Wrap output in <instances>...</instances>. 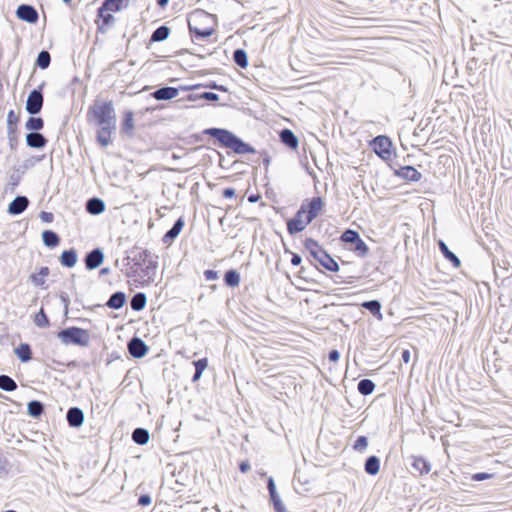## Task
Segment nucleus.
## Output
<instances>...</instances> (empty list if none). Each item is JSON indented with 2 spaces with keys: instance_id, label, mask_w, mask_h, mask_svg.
Instances as JSON below:
<instances>
[{
  "instance_id": "f257e3e1",
  "label": "nucleus",
  "mask_w": 512,
  "mask_h": 512,
  "mask_svg": "<svg viewBox=\"0 0 512 512\" xmlns=\"http://www.w3.org/2000/svg\"><path fill=\"white\" fill-rule=\"evenodd\" d=\"M204 136H209V141L213 145L230 150L228 154L233 153L236 155H246L255 154L257 152L250 143L245 142L234 132L226 128L209 127L203 129L200 133L191 135L195 142H202L204 140Z\"/></svg>"
},
{
  "instance_id": "f03ea898",
  "label": "nucleus",
  "mask_w": 512,
  "mask_h": 512,
  "mask_svg": "<svg viewBox=\"0 0 512 512\" xmlns=\"http://www.w3.org/2000/svg\"><path fill=\"white\" fill-rule=\"evenodd\" d=\"M158 256L147 249L130 250V285L145 287L154 282Z\"/></svg>"
},
{
  "instance_id": "7ed1b4c3",
  "label": "nucleus",
  "mask_w": 512,
  "mask_h": 512,
  "mask_svg": "<svg viewBox=\"0 0 512 512\" xmlns=\"http://www.w3.org/2000/svg\"><path fill=\"white\" fill-rule=\"evenodd\" d=\"M87 121L98 127L97 140L102 146H107L116 130V115L112 102L96 100L88 109Z\"/></svg>"
},
{
  "instance_id": "20e7f679",
  "label": "nucleus",
  "mask_w": 512,
  "mask_h": 512,
  "mask_svg": "<svg viewBox=\"0 0 512 512\" xmlns=\"http://www.w3.org/2000/svg\"><path fill=\"white\" fill-rule=\"evenodd\" d=\"M303 246L307 252L306 259L310 265L315 267L318 271L319 266L324 270L337 273L340 270V266L335 258L314 238L307 237L303 241Z\"/></svg>"
},
{
  "instance_id": "39448f33",
  "label": "nucleus",
  "mask_w": 512,
  "mask_h": 512,
  "mask_svg": "<svg viewBox=\"0 0 512 512\" xmlns=\"http://www.w3.org/2000/svg\"><path fill=\"white\" fill-rule=\"evenodd\" d=\"M372 151L388 165L392 162V156H396L392 139L385 134L377 135L369 142Z\"/></svg>"
},
{
  "instance_id": "423d86ee",
  "label": "nucleus",
  "mask_w": 512,
  "mask_h": 512,
  "mask_svg": "<svg viewBox=\"0 0 512 512\" xmlns=\"http://www.w3.org/2000/svg\"><path fill=\"white\" fill-rule=\"evenodd\" d=\"M339 241L342 244H350L349 251L353 252L356 256L364 258L369 253V247L365 241L361 238L358 231L347 228L339 237Z\"/></svg>"
},
{
  "instance_id": "0eeeda50",
  "label": "nucleus",
  "mask_w": 512,
  "mask_h": 512,
  "mask_svg": "<svg viewBox=\"0 0 512 512\" xmlns=\"http://www.w3.org/2000/svg\"><path fill=\"white\" fill-rule=\"evenodd\" d=\"M58 338L65 345L76 344L80 346H85L88 343L87 331L78 327H70L61 330L58 333Z\"/></svg>"
},
{
  "instance_id": "6e6552de",
  "label": "nucleus",
  "mask_w": 512,
  "mask_h": 512,
  "mask_svg": "<svg viewBox=\"0 0 512 512\" xmlns=\"http://www.w3.org/2000/svg\"><path fill=\"white\" fill-rule=\"evenodd\" d=\"M389 167L393 170V175L407 182H418L422 178V173L412 165H400L390 163Z\"/></svg>"
},
{
  "instance_id": "1a4fd4ad",
  "label": "nucleus",
  "mask_w": 512,
  "mask_h": 512,
  "mask_svg": "<svg viewBox=\"0 0 512 512\" xmlns=\"http://www.w3.org/2000/svg\"><path fill=\"white\" fill-rule=\"evenodd\" d=\"M124 0H105L98 9V16L102 19L103 25L109 26L115 20L112 13L118 12L123 7Z\"/></svg>"
},
{
  "instance_id": "9d476101",
  "label": "nucleus",
  "mask_w": 512,
  "mask_h": 512,
  "mask_svg": "<svg viewBox=\"0 0 512 512\" xmlns=\"http://www.w3.org/2000/svg\"><path fill=\"white\" fill-rule=\"evenodd\" d=\"M324 205L325 203L322 197L315 196L312 198L304 199L300 205V208L304 207L305 218L308 219V222H312L318 217Z\"/></svg>"
},
{
  "instance_id": "9b49d317",
  "label": "nucleus",
  "mask_w": 512,
  "mask_h": 512,
  "mask_svg": "<svg viewBox=\"0 0 512 512\" xmlns=\"http://www.w3.org/2000/svg\"><path fill=\"white\" fill-rule=\"evenodd\" d=\"M310 223L311 222H308V219L305 218L304 207H299L294 216L286 222L287 232L289 235L294 236L304 231Z\"/></svg>"
},
{
  "instance_id": "f8f14e48",
  "label": "nucleus",
  "mask_w": 512,
  "mask_h": 512,
  "mask_svg": "<svg viewBox=\"0 0 512 512\" xmlns=\"http://www.w3.org/2000/svg\"><path fill=\"white\" fill-rule=\"evenodd\" d=\"M43 106V94L39 89L32 90L26 100V111L31 115L38 114Z\"/></svg>"
},
{
  "instance_id": "ddd939ff",
  "label": "nucleus",
  "mask_w": 512,
  "mask_h": 512,
  "mask_svg": "<svg viewBox=\"0 0 512 512\" xmlns=\"http://www.w3.org/2000/svg\"><path fill=\"white\" fill-rule=\"evenodd\" d=\"M150 350V347L139 336L134 335L130 338V357L135 359L144 358Z\"/></svg>"
},
{
  "instance_id": "4468645a",
  "label": "nucleus",
  "mask_w": 512,
  "mask_h": 512,
  "mask_svg": "<svg viewBox=\"0 0 512 512\" xmlns=\"http://www.w3.org/2000/svg\"><path fill=\"white\" fill-rule=\"evenodd\" d=\"M185 226V219L183 216H180L175 220L172 227L165 232V234L162 236V243L165 245H171L176 238L180 235L181 231L183 230Z\"/></svg>"
},
{
  "instance_id": "2eb2a0df",
  "label": "nucleus",
  "mask_w": 512,
  "mask_h": 512,
  "mask_svg": "<svg viewBox=\"0 0 512 512\" xmlns=\"http://www.w3.org/2000/svg\"><path fill=\"white\" fill-rule=\"evenodd\" d=\"M280 142L292 151H296L299 147V138L289 128H283L279 132Z\"/></svg>"
},
{
  "instance_id": "dca6fc26",
  "label": "nucleus",
  "mask_w": 512,
  "mask_h": 512,
  "mask_svg": "<svg viewBox=\"0 0 512 512\" xmlns=\"http://www.w3.org/2000/svg\"><path fill=\"white\" fill-rule=\"evenodd\" d=\"M179 95V89L172 86H162L153 91L150 96L157 101H168Z\"/></svg>"
},
{
  "instance_id": "f3484780",
  "label": "nucleus",
  "mask_w": 512,
  "mask_h": 512,
  "mask_svg": "<svg viewBox=\"0 0 512 512\" xmlns=\"http://www.w3.org/2000/svg\"><path fill=\"white\" fill-rule=\"evenodd\" d=\"M104 261V253L100 248H95L88 252L84 258L85 266L88 270L98 268Z\"/></svg>"
},
{
  "instance_id": "a211bd4d",
  "label": "nucleus",
  "mask_w": 512,
  "mask_h": 512,
  "mask_svg": "<svg viewBox=\"0 0 512 512\" xmlns=\"http://www.w3.org/2000/svg\"><path fill=\"white\" fill-rule=\"evenodd\" d=\"M16 15L19 19L31 24L36 23L38 20L37 10L28 4L19 5L16 11Z\"/></svg>"
},
{
  "instance_id": "6ab92c4d",
  "label": "nucleus",
  "mask_w": 512,
  "mask_h": 512,
  "mask_svg": "<svg viewBox=\"0 0 512 512\" xmlns=\"http://www.w3.org/2000/svg\"><path fill=\"white\" fill-rule=\"evenodd\" d=\"M437 245L443 257L449 261L454 268H459L461 266L459 257L449 249L444 240H438Z\"/></svg>"
},
{
  "instance_id": "aec40b11",
  "label": "nucleus",
  "mask_w": 512,
  "mask_h": 512,
  "mask_svg": "<svg viewBox=\"0 0 512 512\" xmlns=\"http://www.w3.org/2000/svg\"><path fill=\"white\" fill-rule=\"evenodd\" d=\"M188 29H189V34H190L191 40L193 42H195L197 40L209 38L210 36H212L215 33V29L213 27H207L204 29H200L196 26H193L190 22H188Z\"/></svg>"
},
{
  "instance_id": "412c9836",
  "label": "nucleus",
  "mask_w": 512,
  "mask_h": 512,
  "mask_svg": "<svg viewBox=\"0 0 512 512\" xmlns=\"http://www.w3.org/2000/svg\"><path fill=\"white\" fill-rule=\"evenodd\" d=\"M29 200L26 196H16L8 206V212L12 215H19L26 210Z\"/></svg>"
},
{
  "instance_id": "4be33fe9",
  "label": "nucleus",
  "mask_w": 512,
  "mask_h": 512,
  "mask_svg": "<svg viewBox=\"0 0 512 512\" xmlns=\"http://www.w3.org/2000/svg\"><path fill=\"white\" fill-rule=\"evenodd\" d=\"M66 418L71 427H80L84 422V413L78 407H71L67 411Z\"/></svg>"
},
{
  "instance_id": "5701e85b",
  "label": "nucleus",
  "mask_w": 512,
  "mask_h": 512,
  "mask_svg": "<svg viewBox=\"0 0 512 512\" xmlns=\"http://www.w3.org/2000/svg\"><path fill=\"white\" fill-rule=\"evenodd\" d=\"M493 266L496 280L504 277V275L512 274V266L507 259H497L493 262Z\"/></svg>"
},
{
  "instance_id": "b1692460",
  "label": "nucleus",
  "mask_w": 512,
  "mask_h": 512,
  "mask_svg": "<svg viewBox=\"0 0 512 512\" xmlns=\"http://www.w3.org/2000/svg\"><path fill=\"white\" fill-rule=\"evenodd\" d=\"M131 439L135 444L139 446H144L148 444L150 440V432L146 428L137 427L132 431Z\"/></svg>"
},
{
  "instance_id": "393cba45",
  "label": "nucleus",
  "mask_w": 512,
  "mask_h": 512,
  "mask_svg": "<svg viewBox=\"0 0 512 512\" xmlns=\"http://www.w3.org/2000/svg\"><path fill=\"white\" fill-rule=\"evenodd\" d=\"M381 467V460L376 455H370L364 463V471L370 476H376Z\"/></svg>"
},
{
  "instance_id": "a878e982",
  "label": "nucleus",
  "mask_w": 512,
  "mask_h": 512,
  "mask_svg": "<svg viewBox=\"0 0 512 512\" xmlns=\"http://www.w3.org/2000/svg\"><path fill=\"white\" fill-rule=\"evenodd\" d=\"M411 466L420 475L428 474L431 470V463L424 456H411Z\"/></svg>"
},
{
  "instance_id": "bb28decb",
  "label": "nucleus",
  "mask_w": 512,
  "mask_h": 512,
  "mask_svg": "<svg viewBox=\"0 0 512 512\" xmlns=\"http://www.w3.org/2000/svg\"><path fill=\"white\" fill-rule=\"evenodd\" d=\"M26 144L31 148L41 149L46 146L47 139L39 132H30L26 135Z\"/></svg>"
},
{
  "instance_id": "cd10ccee",
  "label": "nucleus",
  "mask_w": 512,
  "mask_h": 512,
  "mask_svg": "<svg viewBox=\"0 0 512 512\" xmlns=\"http://www.w3.org/2000/svg\"><path fill=\"white\" fill-rule=\"evenodd\" d=\"M361 307L369 311L376 319L382 320L383 314L381 312V302L377 299L367 300L361 303Z\"/></svg>"
},
{
  "instance_id": "c85d7f7f",
  "label": "nucleus",
  "mask_w": 512,
  "mask_h": 512,
  "mask_svg": "<svg viewBox=\"0 0 512 512\" xmlns=\"http://www.w3.org/2000/svg\"><path fill=\"white\" fill-rule=\"evenodd\" d=\"M224 284L229 288L238 287L241 282V274L237 269L231 268L224 273Z\"/></svg>"
},
{
  "instance_id": "c756f323",
  "label": "nucleus",
  "mask_w": 512,
  "mask_h": 512,
  "mask_svg": "<svg viewBox=\"0 0 512 512\" xmlns=\"http://www.w3.org/2000/svg\"><path fill=\"white\" fill-rule=\"evenodd\" d=\"M147 305V295L144 292H136L130 298V308L133 311L140 312Z\"/></svg>"
},
{
  "instance_id": "7c9ffc66",
  "label": "nucleus",
  "mask_w": 512,
  "mask_h": 512,
  "mask_svg": "<svg viewBox=\"0 0 512 512\" xmlns=\"http://www.w3.org/2000/svg\"><path fill=\"white\" fill-rule=\"evenodd\" d=\"M232 60L238 67L242 69H246L249 65L248 54L243 48H237L233 51Z\"/></svg>"
},
{
  "instance_id": "2f4dec72",
  "label": "nucleus",
  "mask_w": 512,
  "mask_h": 512,
  "mask_svg": "<svg viewBox=\"0 0 512 512\" xmlns=\"http://www.w3.org/2000/svg\"><path fill=\"white\" fill-rule=\"evenodd\" d=\"M78 255L76 250L69 249L62 252L60 256V263L64 267L72 268L76 265Z\"/></svg>"
},
{
  "instance_id": "473e14b6",
  "label": "nucleus",
  "mask_w": 512,
  "mask_h": 512,
  "mask_svg": "<svg viewBox=\"0 0 512 512\" xmlns=\"http://www.w3.org/2000/svg\"><path fill=\"white\" fill-rule=\"evenodd\" d=\"M201 99H204V100L210 101V102H217V101H219L220 98L217 93L212 92V91H205L202 93H191L186 97V100L191 101V102L198 101Z\"/></svg>"
},
{
  "instance_id": "72a5a7b5",
  "label": "nucleus",
  "mask_w": 512,
  "mask_h": 512,
  "mask_svg": "<svg viewBox=\"0 0 512 512\" xmlns=\"http://www.w3.org/2000/svg\"><path fill=\"white\" fill-rule=\"evenodd\" d=\"M86 210L92 215H99L105 210V203L99 198H91L86 203Z\"/></svg>"
},
{
  "instance_id": "f704fd0d",
  "label": "nucleus",
  "mask_w": 512,
  "mask_h": 512,
  "mask_svg": "<svg viewBox=\"0 0 512 512\" xmlns=\"http://www.w3.org/2000/svg\"><path fill=\"white\" fill-rule=\"evenodd\" d=\"M169 35L170 28L167 25L163 24L153 31L150 37V42L154 43L165 41L169 37Z\"/></svg>"
},
{
  "instance_id": "c9c22d12",
  "label": "nucleus",
  "mask_w": 512,
  "mask_h": 512,
  "mask_svg": "<svg viewBox=\"0 0 512 512\" xmlns=\"http://www.w3.org/2000/svg\"><path fill=\"white\" fill-rule=\"evenodd\" d=\"M376 388L375 383L368 378L361 379L357 384V390L362 396L371 395Z\"/></svg>"
},
{
  "instance_id": "e433bc0d",
  "label": "nucleus",
  "mask_w": 512,
  "mask_h": 512,
  "mask_svg": "<svg viewBox=\"0 0 512 512\" xmlns=\"http://www.w3.org/2000/svg\"><path fill=\"white\" fill-rule=\"evenodd\" d=\"M126 300V295L123 292L113 293L107 301V306L114 309L121 308Z\"/></svg>"
},
{
  "instance_id": "4c0bfd02",
  "label": "nucleus",
  "mask_w": 512,
  "mask_h": 512,
  "mask_svg": "<svg viewBox=\"0 0 512 512\" xmlns=\"http://www.w3.org/2000/svg\"><path fill=\"white\" fill-rule=\"evenodd\" d=\"M42 240L45 246L54 248L59 244V236L52 230H45L42 233Z\"/></svg>"
},
{
  "instance_id": "58836bf2",
  "label": "nucleus",
  "mask_w": 512,
  "mask_h": 512,
  "mask_svg": "<svg viewBox=\"0 0 512 512\" xmlns=\"http://www.w3.org/2000/svg\"><path fill=\"white\" fill-rule=\"evenodd\" d=\"M15 354L22 362H28L32 358V351L28 344L22 343L15 349Z\"/></svg>"
},
{
  "instance_id": "ea45409f",
  "label": "nucleus",
  "mask_w": 512,
  "mask_h": 512,
  "mask_svg": "<svg viewBox=\"0 0 512 512\" xmlns=\"http://www.w3.org/2000/svg\"><path fill=\"white\" fill-rule=\"evenodd\" d=\"M27 412L31 417L38 418L44 412V405L37 400L30 401L27 406Z\"/></svg>"
},
{
  "instance_id": "a19ab883",
  "label": "nucleus",
  "mask_w": 512,
  "mask_h": 512,
  "mask_svg": "<svg viewBox=\"0 0 512 512\" xmlns=\"http://www.w3.org/2000/svg\"><path fill=\"white\" fill-rule=\"evenodd\" d=\"M269 504L273 507L275 512H287L286 506L278 492L269 495Z\"/></svg>"
},
{
  "instance_id": "79ce46f5",
  "label": "nucleus",
  "mask_w": 512,
  "mask_h": 512,
  "mask_svg": "<svg viewBox=\"0 0 512 512\" xmlns=\"http://www.w3.org/2000/svg\"><path fill=\"white\" fill-rule=\"evenodd\" d=\"M49 275L48 267H41L39 272L30 276L31 281L36 286H43L45 284V278Z\"/></svg>"
},
{
  "instance_id": "37998d69",
  "label": "nucleus",
  "mask_w": 512,
  "mask_h": 512,
  "mask_svg": "<svg viewBox=\"0 0 512 512\" xmlns=\"http://www.w3.org/2000/svg\"><path fill=\"white\" fill-rule=\"evenodd\" d=\"M17 384L16 382L8 375H0V389L12 392L16 390Z\"/></svg>"
},
{
  "instance_id": "c03bdc74",
  "label": "nucleus",
  "mask_w": 512,
  "mask_h": 512,
  "mask_svg": "<svg viewBox=\"0 0 512 512\" xmlns=\"http://www.w3.org/2000/svg\"><path fill=\"white\" fill-rule=\"evenodd\" d=\"M43 126L44 121L41 117H30L25 124L26 129L31 132H38Z\"/></svg>"
},
{
  "instance_id": "a18cd8bd",
  "label": "nucleus",
  "mask_w": 512,
  "mask_h": 512,
  "mask_svg": "<svg viewBox=\"0 0 512 512\" xmlns=\"http://www.w3.org/2000/svg\"><path fill=\"white\" fill-rule=\"evenodd\" d=\"M50 62L51 56L48 51L42 50L41 52H39L36 59V66H38L40 69H46L49 67Z\"/></svg>"
},
{
  "instance_id": "49530a36",
  "label": "nucleus",
  "mask_w": 512,
  "mask_h": 512,
  "mask_svg": "<svg viewBox=\"0 0 512 512\" xmlns=\"http://www.w3.org/2000/svg\"><path fill=\"white\" fill-rule=\"evenodd\" d=\"M368 444H369L368 437L365 435H360L355 439V441L352 445V448L355 451L363 452L368 447Z\"/></svg>"
},
{
  "instance_id": "de8ad7c7",
  "label": "nucleus",
  "mask_w": 512,
  "mask_h": 512,
  "mask_svg": "<svg viewBox=\"0 0 512 512\" xmlns=\"http://www.w3.org/2000/svg\"><path fill=\"white\" fill-rule=\"evenodd\" d=\"M512 149H502L501 165L504 169H512Z\"/></svg>"
},
{
  "instance_id": "09e8293b",
  "label": "nucleus",
  "mask_w": 512,
  "mask_h": 512,
  "mask_svg": "<svg viewBox=\"0 0 512 512\" xmlns=\"http://www.w3.org/2000/svg\"><path fill=\"white\" fill-rule=\"evenodd\" d=\"M35 324L38 327L44 328L49 325V319L47 315L45 314L43 308L40 309L39 313L35 316Z\"/></svg>"
},
{
  "instance_id": "8fccbe9b",
  "label": "nucleus",
  "mask_w": 512,
  "mask_h": 512,
  "mask_svg": "<svg viewBox=\"0 0 512 512\" xmlns=\"http://www.w3.org/2000/svg\"><path fill=\"white\" fill-rule=\"evenodd\" d=\"M203 88H207V89H211V90H216V91H220V92H228L229 91L227 86L222 85V84H218L214 80H211V81H209L207 83H203Z\"/></svg>"
},
{
  "instance_id": "3c124183",
  "label": "nucleus",
  "mask_w": 512,
  "mask_h": 512,
  "mask_svg": "<svg viewBox=\"0 0 512 512\" xmlns=\"http://www.w3.org/2000/svg\"><path fill=\"white\" fill-rule=\"evenodd\" d=\"M192 364L195 367V371L203 373L205 369L208 367V358L203 357L198 360H194Z\"/></svg>"
},
{
  "instance_id": "603ef678",
  "label": "nucleus",
  "mask_w": 512,
  "mask_h": 512,
  "mask_svg": "<svg viewBox=\"0 0 512 512\" xmlns=\"http://www.w3.org/2000/svg\"><path fill=\"white\" fill-rule=\"evenodd\" d=\"M494 476L492 473L487 472H477L471 475V480L475 482H481L484 480L491 479Z\"/></svg>"
},
{
  "instance_id": "864d4df0",
  "label": "nucleus",
  "mask_w": 512,
  "mask_h": 512,
  "mask_svg": "<svg viewBox=\"0 0 512 512\" xmlns=\"http://www.w3.org/2000/svg\"><path fill=\"white\" fill-rule=\"evenodd\" d=\"M285 253H289L291 255V265L300 266L302 263V256L298 253L292 252L288 248H285Z\"/></svg>"
},
{
  "instance_id": "5fc2aeb1",
  "label": "nucleus",
  "mask_w": 512,
  "mask_h": 512,
  "mask_svg": "<svg viewBox=\"0 0 512 512\" xmlns=\"http://www.w3.org/2000/svg\"><path fill=\"white\" fill-rule=\"evenodd\" d=\"M298 277L306 282H312L313 279L310 277L309 269L306 266H301L298 271Z\"/></svg>"
},
{
  "instance_id": "6e6d98bb",
  "label": "nucleus",
  "mask_w": 512,
  "mask_h": 512,
  "mask_svg": "<svg viewBox=\"0 0 512 512\" xmlns=\"http://www.w3.org/2000/svg\"><path fill=\"white\" fill-rule=\"evenodd\" d=\"M203 276H204L205 280H207V281H214L219 278V273H218V271L213 270V269H206L203 272Z\"/></svg>"
},
{
  "instance_id": "4d7b16f0",
  "label": "nucleus",
  "mask_w": 512,
  "mask_h": 512,
  "mask_svg": "<svg viewBox=\"0 0 512 512\" xmlns=\"http://www.w3.org/2000/svg\"><path fill=\"white\" fill-rule=\"evenodd\" d=\"M151 502L152 498L150 494H141L138 498V505L142 507L149 506Z\"/></svg>"
},
{
  "instance_id": "13d9d810",
  "label": "nucleus",
  "mask_w": 512,
  "mask_h": 512,
  "mask_svg": "<svg viewBox=\"0 0 512 512\" xmlns=\"http://www.w3.org/2000/svg\"><path fill=\"white\" fill-rule=\"evenodd\" d=\"M267 490H268V494L271 495V494H274V493H277V486H276V482L274 480V478L272 476H269L267 478Z\"/></svg>"
},
{
  "instance_id": "bf43d9fd",
  "label": "nucleus",
  "mask_w": 512,
  "mask_h": 512,
  "mask_svg": "<svg viewBox=\"0 0 512 512\" xmlns=\"http://www.w3.org/2000/svg\"><path fill=\"white\" fill-rule=\"evenodd\" d=\"M499 280H501L499 287L512 288V273L510 275H504V277Z\"/></svg>"
},
{
  "instance_id": "052dcab7",
  "label": "nucleus",
  "mask_w": 512,
  "mask_h": 512,
  "mask_svg": "<svg viewBox=\"0 0 512 512\" xmlns=\"http://www.w3.org/2000/svg\"><path fill=\"white\" fill-rule=\"evenodd\" d=\"M179 89V92L180 91H193V90H196V89H200V88H203V83H198V84H193V85H180L177 87Z\"/></svg>"
},
{
  "instance_id": "680f3d73",
  "label": "nucleus",
  "mask_w": 512,
  "mask_h": 512,
  "mask_svg": "<svg viewBox=\"0 0 512 512\" xmlns=\"http://www.w3.org/2000/svg\"><path fill=\"white\" fill-rule=\"evenodd\" d=\"M222 196L225 199H232L236 196V190L233 187H226L222 190Z\"/></svg>"
},
{
  "instance_id": "e2e57ef3",
  "label": "nucleus",
  "mask_w": 512,
  "mask_h": 512,
  "mask_svg": "<svg viewBox=\"0 0 512 512\" xmlns=\"http://www.w3.org/2000/svg\"><path fill=\"white\" fill-rule=\"evenodd\" d=\"M340 359V352L337 349H331L328 352V360L330 362L336 363Z\"/></svg>"
},
{
  "instance_id": "0e129e2a",
  "label": "nucleus",
  "mask_w": 512,
  "mask_h": 512,
  "mask_svg": "<svg viewBox=\"0 0 512 512\" xmlns=\"http://www.w3.org/2000/svg\"><path fill=\"white\" fill-rule=\"evenodd\" d=\"M18 118L17 116L15 115L14 111L13 110H10L8 115H7V124H8V127L11 128L12 125H15L16 122H17Z\"/></svg>"
},
{
  "instance_id": "69168bd1",
  "label": "nucleus",
  "mask_w": 512,
  "mask_h": 512,
  "mask_svg": "<svg viewBox=\"0 0 512 512\" xmlns=\"http://www.w3.org/2000/svg\"><path fill=\"white\" fill-rule=\"evenodd\" d=\"M53 214L51 212L42 211L40 213V219L45 223H51L53 221Z\"/></svg>"
},
{
  "instance_id": "338daca9",
  "label": "nucleus",
  "mask_w": 512,
  "mask_h": 512,
  "mask_svg": "<svg viewBox=\"0 0 512 512\" xmlns=\"http://www.w3.org/2000/svg\"><path fill=\"white\" fill-rule=\"evenodd\" d=\"M251 468L250 462L248 460L241 461L239 463V471L243 474L247 473Z\"/></svg>"
},
{
  "instance_id": "774afa93",
  "label": "nucleus",
  "mask_w": 512,
  "mask_h": 512,
  "mask_svg": "<svg viewBox=\"0 0 512 512\" xmlns=\"http://www.w3.org/2000/svg\"><path fill=\"white\" fill-rule=\"evenodd\" d=\"M411 360V352L408 349H403L401 351V361L405 364H408Z\"/></svg>"
}]
</instances>
